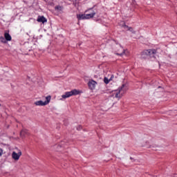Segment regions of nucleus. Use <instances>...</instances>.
<instances>
[{
    "label": "nucleus",
    "instance_id": "f257e3e1",
    "mask_svg": "<svg viewBox=\"0 0 177 177\" xmlns=\"http://www.w3.org/2000/svg\"><path fill=\"white\" fill-rule=\"evenodd\" d=\"M127 90V84H122L118 88V89L112 91L111 96L112 97H115L118 100H120V99L124 96V94Z\"/></svg>",
    "mask_w": 177,
    "mask_h": 177
},
{
    "label": "nucleus",
    "instance_id": "f03ea898",
    "mask_svg": "<svg viewBox=\"0 0 177 177\" xmlns=\"http://www.w3.org/2000/svg\"><path fill=\"white\" fill-rule=\"evenodd\" d=\"M81 93V91L77 89H73L71 91H67L64 94L62 95V97L60 100H63V99H67L68 97H71V96H75L77 95H80Z\"/></svg>",
    "mask_w": 177,
    "mask_h": 177
},
{
    "label": "nucleus",
    "instance_id": "7ed1b4c3",
    "mask_svg": "<svg viewBox=\"0 0 177 177\" xmlns=\"http://www.w3.org/2000/svg\"><path fill=\"white\" fill-rule=\"evenodd\" d=\"M46 101H42V100H38L34 102L35 106H48L49 103H50V100L52 99V96L48 95L45 97Z\"/></svg>",
    "mask_w": 177,
    "mask_h": 177
},
{
    "label": "nucleus",
    "instance_id": "20e7f679",
    "mask_svg": "<svg viewBox=\"0 0 177 177\" xmlns=\"http://www.w3.org/2000/svg\"><path fill=\"white\" fill-rule=\"evenodd\" d=\"M95 15H96L95 12H93L90 14H78L77 15V20H86L88 19H92Z\"/></svg>",
    "mask_w": 177,
    "mask_h": 177
},
{
    "label": "nucleus",
    "instance_id": "39448f33",
    "mask_svg": "<svg viewBox=\"0 0 177 177\" xmlns=\"http://www.w3.org/2000/svg\"><path fill=\"white\" fill-rule=\"evenodd\" d=\"M120 27H122L124 30L126 31H130V32H132V34H136V31L133 30V28L125 25V23L124 21L120 22Z\"/></svg>",
    "mask_w": 177,
    "mask_h": 177
},
{
    "label": "nucleus",
    "instance_id": "423d86ee",
    "mask_svg": "<svg viewBox=\"0 0 177 177\" xmlns=\"http://www.w3.org/2000/svg\"><path fill=\"white\" fill-rule=\"evenodd\" d=\"M96 85H97V82L93 80H90L88 82V86L91 91H94L96 88Z\"/></svg>",
    "mask_w": 177,
    "mask_h": 177
},
{
    "label": "nucleus",
    "instance_id": "0eeeda50",
    "mask_svg": "<svg viewBox=\"0 0 177 177\" xmlns=\"http://www.w3.org/2000/svg\"><path fill=\"white\" fill-rule=\"evenodd\" d=\"M142 147H151L150 145V141L148 140H144L140 142Z\"/></svg>",
    "mask_w": 177,
    "mask_h": 177
},
{
    "label": "nucleus",
    "instance_id": "6e6552de",
    "mask_svg": "<svg viewBox=\"0 0 177 177\" xmlns=\"http://www.w3.org/2000/svg\"><path fill=\"white\" fill-rule=\"evenodd\" d=\"M156 53V50H145L142 52V55H145L146 56H151V55H153Z\"/></svg>",
    "mask_w": 177,
    "mask_h": 177
},
{
    "label": "nucleus",
    "instance_id": "1a4fd4ad",
    "mask_svg": "<svg viewBox=\"0 0 177 177\" xmlns=\"http://www.w3.org/2000/svg\"><path fill=\"white\" fill-rule=\"evenodd\" d=\"M4 38L7 40V42L12 41V36L9 34V32L6 31L4 32Z\"/></svg>",
    "mask_w": 177,
    "mask_h": 177
},
{
    "label": "nucleus",
    "instance_id": "9d476101",
    "mask_svg": "<svg viewBox=\"0 0 177 177\" xmlns=\"http://www.w3.org/2000/svg\"><path fill=\"white\" fill-rule=\"evenodd\" d=\"M12 157L13 160H15V161H17V160H19V158H20V155H19L15 151H13L12 153Z\"/></svg>",
    "mask_w": 177,
    "mask_h": 177
},
{
    "label": "nucleus",
    "instance_id": "9b49d317",
    "mask_svg": "<svg viewBox=\"0 0 177 177\" xmlns=\"http://www.w3.org/2000/svg\"><path fill=\"white\" fill-rule=\"evenodd\" d=\"M37 21H39V23H46L48 21L46 20V18H45L44 16H41L38 17Z\"/></svg>",
    "mask_w": 177,
    "mask_h": 177
},
{
    "label": "nucleus",
    "instance_id": "f8f14e48",
    "mask_svg": "<svg viewBox=\"0 0 177 177\" xmlns=\"http://www.w3.org/2000/svg\"><path fill=\"white\" fill-rule=\"evenodd\" d=\"M113 78H114V76H111L109 80L107 77H104V82H105L106 84H109V82H110V81H111L113 80Z\"/></svg>",
    "mask_w": 177,
    "mask_h": 177
},
{
    "label": "nucleus",
    "instance_id": "ddd939ff",
    "mask_svg": "<svg viewBox=\"0 0 177 177\" xmlns=\"http://www.w3.org/2000/svg\"><path fill=\"white\" fill-rule=\"evenodd\" d=\"M0 41L2 43V44H7V40L6 39H5V37L1 36L0 37Z\"/></svg>",
    "mask_w": 177,
    "mask_h": 177
},
{
    "label": "nucleus",
    "instance_id": "4468645a",
    "mask_svg": "<svg viewBox=\"0 0 177 177\" xmlns=\"http://www.w3.org/2000/svg\"><path fill=\"white\" fill-rule=\"evenodd\" d=\"M121 49H122V52L120 53H117V55H119V56H123V55L125 53V50H124L122 48H121Z\"/></svg>",
    "mask_w": 177,
    "mask_h": 177
},
{
    "label": "nucleus",
    "instance_id": "2eb2a0df",
    "mask_svg": "<svg viewBox=\"0 0 177 177\" xmlns=\"http://www.w3.org/2000/svg\"><path fill=\"white\" fill-rule=\"evenodd\" d=\"M55 9L57 10H62L63 8H62V6H57V7H55Z\"/></svg>",
    "mask_w": 177,
    "mask_h": 177
},
{
    "label": "nucleus",
    "instance_id": "dca6fc26",
    "mask_svg": "<svg viewBox=\"0 0 177 177\" xmlns=\"http://www.w3.org/2000/svg\"><path fill=\"white\" fill-rule=\"evenodd\" d=\"M3 154V150L0 148V156H2Z\"/></svg>",
    "mask_w": 177,
    "mask_h": 177
},
{
    "label": "nucleus",
    "instance_id": "f3484780",
    "mask_svg": "<svg viewBox=\"0 0 177 177\" xmlns=\"http://www.w3.org/2000/svg\"><path fill=\"white\" fill-rule=\"evenodd\" d=\"M24 135H28V132H27V131L26 130L24 131Z\"/></svg>",
    "mask_w": 177,
    "mask_h": 177
},
{
    "label": "nucleus",
    "instance_id": "a211bd4d",
    "mask_svg": "<svg viewBox=\"0 0 177 177\" xmlns=\"http://www.w3.org/2000/svg\"><path fill=\"white\" fill-rule=\"evenodd\" d=\"M27 78H28V81H30L31 80V77H30L29 75H27Z\"/></svg>",
    "mask_w": 177,
    "mask_h": 177
},
{
    "label": "nucleus",
    "instance_id": "6ab92c4d",
    "mask_svg": "<svg viewBox=\"0 0 177 177\" xmlns=\"http://www.w3.org/2000/svg\"><path fill=\"white\" fill-rule=\"evenodd\" d=\"M172 177H177V174H174V175H173V176Z\"/></svg>",
    "mask_w": 177,
    "mask_h": 177
}]
</instances>
